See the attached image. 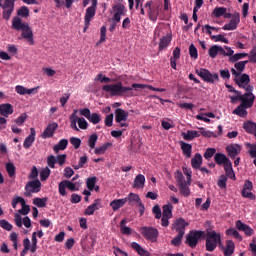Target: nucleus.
<instances>
[{
    "label": "nucleus",
    "instance_id": "4d7b16f0",
    "mask_svg": "<svg viewBox=\"0 0 256 256\" xmlns=\"http://www.w3.org/2000/svg\"><path fill=\"white\" fill-rule=\"evenodd\" d=\"M241 195H242L243 198L249 199L251 201H255L256 200L255 194H253L249 190H242Z\"/></svg>",
    "mask_w": 256,
    "mask_h": 256
},
{
    "label": "nucleus",
    "instance_id": "9b49d317",
    "mask_svg": "<svg viewBox=\"0 0 256 256\" xmlns=\"http://www.w3.org/2000/svg\"><path fill=\"white\" fill-rule=\"evenodd\" d=\"M66 188L69 189L71 192L77 191L75 183L69 180H63L58 185V191L62 197L66 196Z\"/></svg>",
    "mask_w": 256,
    "mask_h": 256
},
{
    "label": "nucleus",
    "instance_id": "dca6fc26",
    "mask_svg": "<svg viewBox=\"0 0 256 256\" xmlns=\"http://www.w3.org/2000/svg\"><path fill=\"white\" fill-rule=\"evenodd\" d=\"M39 86L28 89L22 85H17L16 86V93L18 95H35L38 93Z\"/></svg>",
    "mask_w": 256,
    "mask_h": 256
},
{
    "label": "nucleus",
    "instance_id": "7ed1b4c3",
    "mask_svg": "<svg viewBox=\"0 0 256 256\" xmlns=\"http://www.w3.org/2000/svg\"><path fill=\"white\" fill-rule=\"evenodd\" d=\"M205 248L208 252H213L218 247V244L222 243L221 234L216 233L215 230L206 233Z\"/></svg>",
    "mask_w": 256,
    "mask_h": 256
},
{
    "label": "nucleus",
    "instance_id": "c85d7f7f",
    "mask_svg": "<svg viewBox=\"0 0 256 256\" xmlns=\"http://www.w3.org/2000/svg\"><path fill=\"white\" fill-rule=\"evenodd\" d=\"M201 134L199 131L197 130H188L185 132H182V138H184V140L186 141H192L195 138L200 137Z\"/></svg>",
    "mask_w": 256,
    "mask_h": 256
},
{
    "label": "nucleus",
    "instance_id": "4c0bfd02",
    "mask_svg": "<svg viewBox=\"0 0 256 256\" xmlns=\"http://www.w3.org/2000/svg\"><path fill=\"white\" fill-rule=\"evenodd\" d=\"M235 82L240 88H245V85L250 83V77L247 74H243L239 79H236Z\"/></svg>",
    "mask_w": 256,
    "mask_h": 256
},
{
    "label": "nucleus",
    "instance_id": "a211bd4d",
    "mask_svg": "<svg viewBox=\"0 0 256 256\" xmlns=\"http://www.w3.org/2000/svg\"><path fill=\"white\" fill-rule=\"evenodd\" d=\"M35 139H36V129L34 127H31L29 136H27L23 142V147L25 149H29L35 142Z\"/></svg>",
    "mask_w": 256,
    "mask_h": 256
},
{
    "label": "nucleus",
    "instance_id": "5fc2aeb1",
    "mask_svg": "<svg viewBox=\"0 0 256 256\" xmlns=\"http://www.w3.org/2000/svg\"><path fill=\"white\" fill-rule=\"evenodd\" d=\"M51 170L49 167L44 168L40 172V179L41 181H47V179L50 177Z\"/></svg>",
    "mask_w": 256,
    "mask_h": 256
},
{
    "label": "nucleus",
    "instance_id": "473e14b6",
    "mask_svg": "<svg viewBox=\"0 0 256 256\" xmlns=\"http://www.w3.org/2000/svg\"><path fill=\"white\" fill-rule=\"evenodd\" d=\"M178 185H179L181 195L184 197H189L191 194V191L189 188V185L191 184H189V181L182 182L181 184H178Z\"/></svg>",
    "mask_w": 256,
    "mask_h": 256
},
{
    "label": "nucleus",
    "instance_id": "09e8293b",
    "mask_svg": "<svg viewBox=\"0 0 256 256\" xmlns=\"http://www.w3.org/2000/svg\"><path fill=\"white\" fill-rule=\"evenodd\" d=\"M226 13H227V8H225V7H216V8H214V10H213V15H214L216 18H221V17H223Z\"/></svg>",
    "mask_w": 256,
    "mask_h": 256
},
{
    "label": "nucleus",
    "instance_id": "603ef678",
    "mask_svg": "<svg viewBox=\"0 0 256 256\" xmlns=\"http://www.w3.org/2000/svg\"><path fill=\"white\" fill-rule=\"evenodd\" d=\"M112 144L111 143H106L104 145H102L101 147H98L95 149V154L96 155H103L105 154V152L109 149V147H111Z\"/></svg>",
    "mask_w": 256,
    "mask_h": 256
},
{
    "label": "nucleus",
    "instance_id": "4be33fe9",
    "mask_svg": "<svg viewBox=\"0 0 256 256\" xmlns=\"http://www.w3.org/2000/svg\"><path fill=\"white\" fill-rule=\"evenodd\" d=\"M235 226L239 231L244 232L246 236H252L254 234L253 228H250L247 224H243L241 220H237Z\"/></svg>",
    "mask_w": 256,
    "mask_h": 256
},
{
    "label": "nucleus",
    "instance_id": "ea45409f",
    "mask_svg": "<svg viewBox=\"0 0 256 256\" xmlns=\"http://www.w3.org/2000/svg\"><path fill=\"white\" fill-rule=\"evenodd\" d=\"M47 202H48L47 197H44V198L36 197V198L33 199V205L37 206L38 208L47 207Z\"/></svg>",
    "mask_w": 256,
    "mask_h": 256
},
{
    "label": "nucleus",
    "instance_id": "774afa93",
    "mask_svg": "<svg viewBox=\"0 0 256 256\" xmlns=\"http://www.w3.org/2000/svg\"><path fill=\"white\" fill-rule=\"evenodd\" d=\"M246 64H248V61H240V62L236 63V64L234 65V67H235V69H236L238 72L241 73V72L244 71Z\"/></svg>",
    "mask_w": 256,
    "mask_h": 256
},
{
    "label": "nucleus",
    "instance_id": "c9c22d12",
    "mask_svg": "<svg viewBox=\"0 0 256 256\" xmlns=\"http://www.w3.org/2000/svg\"><path fill=\"white\" fill-rule=\"evenodd\" d=\"M181 149H182V154H184V156H186V158H191L192 156V145L185 143V142H181Z\"/></svg>",
    "mask_w": 256,
    "mask_h": 256
},
{
    "label": "nucleus",
    "instance_id": "13d9d810",
    "mask_svg": "<svg viewBox=\"0 0 256 256\" xmlns=\"http://www.w3.org/2000/svg\"><path fill=\"white\" fill-rule=\"evenodd\" d=\"M6 170L8 172V176L14 177L16 173V167L13 163H7L6 164Z\"/></svg>",
    "mask_w": 256,
    "mask_h": 256
},
{
    "label": "nucleus",
    "instance_id": "6e6552de",
    "mask_svg": "<svg viewBox=\"0 0 256 256\" xmlns=\"http://www.w3.org/2000/svg\"><path fill=\"white\" fill-rule=\"evenodd\" d=\"M112 12H113L112 22L120 23L122 16L126 15V7L122 3L114 4L112 6Z\"/></svg>",
    "mask_w": 256,
    "mask_h": 256
},
{
    "label": "nucleus",
    "instance_id": "72a5a7b5",
    "mask_svg": "<svg viewBox=\"0 0 256 256\" xmlns=\"http://www.w3.org/2000/svg\"><path fill=\"white\" fill-rule=\"evenodd\" d=\"M131 248L135 250L140 256H150V253L147 250L143 249V247H141V245L137 242H132Z\"/></svg>",
    "mask_w": 256,
    "mask_h": 256
},
{
    "label": "nucleus",
    "instance_id": "a18cd8bd",
    "mask_svg": "<svg viewBox=\"0 0 256 256\" xmlns=\"http://www.w3.org/2000/svg\"><path fill=\"white\" fill-rule=\"evenodd\" d=\"M126 202H129V204L136 203L138 205L141 202V198L138 194L130 193L128 198H126Z\"/></svg>",
    "mask_w": 256,
    "mask_h": 256
},
{
    "label": "nucleus",
    "instance_id": "052dcab7",
    "mask_svg": "<svg viewBox=\"0 0 256 256\" xmlns=\"http://www.w3.org/2000/svg\"><path fill=\"white\" fill-rule=\"evenodd\" d=\"M89 122L93 123L94 125H97L101 121V117L98 113H92L90 117L88 118Z\"/></svg>",
    "mask_w": 256,
    "mask_h": 256
},
{
    "label": "nucleus",
    "instance_id": "0e129e2a",
    "mask_svg": "<svg viewBox=\"0 0 256 256\" xmlns=\"http://www.w3.org/2000/svg\"><path fill=\"white\" fill-rule=\"evenodd\" d=\"M97 140H98L97 134H92L91 136H89L88 144L91 149L95 148Z\"/></svg>",
    "mask_w": 256,
    "mask_h": 256
},
{
    "label": "nucleus",
    "instance_id": "0eeeda50",
    "mask_svg": "<svg viewBox=\"0 0 256 256\" xmlns=\"http://www.w3.org/2000/svg\"><path fill=\"white\" fill-rule=\"evenodd\" d=\"M41 187H42V183L39 179L33 180V181H29L26 185H25V196L26 197H31V194H37L41 192Z\"/></svg>",
    "mask_w": 256,
    "mask_h": 256
},
{
    "label": "nucleus",
    "instance_id": "1a4fd4ad",
    "mask_svg": "<svg viewBox=\"0 0 256 256\" xmlns=\"http://www.w3.org/2000/svg\"><path fill=\"white\" fill-rule=\"evenodd\" d=\"M15 1L17 0H5L4 4H0V7L4 9L3 11V19L9 21L14 9H15Z\"/></svg>",
    "mask_w": 256,
    "mask_h": 256
},
{
    "label": "nucleus",
    "instance_id": "f704fd0d",
    "mask_svg": "<svg viewBox=\"0 0 256 256\" xmlns=\"http://www.w3.org/2000/svg\"><path fill=\"white\" fill-rule=\"evenodd\" d=\"M235 252V242L231 240L226 241V248L224 249V256H232Z\"/></svg>",
    "mask_w": 256,
    "mask_h": 256
},
{
    "label": "nucleus",
    "instance_id": "a878e982",
    "mask_svg": "<svg viewBox=\"0 0 256 256\" xmlns=\"http://www.w3.org/2000/svg\"><path fill=\"white\" fill-rule=\"evenodd\" d=\"M226 151L230 158L235 159V157L241 152V147L237 144L229 145L226 147Z\"/></svg>",
    "mask_w": 256,
    "mask_h": 256
},
{
    "label": "nucleus",
    "instance_id": "20e7f679",
    "mask_svg": "<svg viewBox=\"0 0 256 256\" xmlns=\"http://www.w3.org/2000/svg\"><path fill=\"white\" fill-rule=\"evenodd\" d=\"M139 231L146 240L152 243L157 242L159 236V230L157 228H153V226H142Z\"/></svg>",
    "mask_w": 256,
    "mask_h": 256
},
{
    "label": "nucleus",
    "instance_id": "6ab92c4d",
    "mask_svg": "<svg viewBox=\"0 0 256 256\" xmlns=\"http://www.w3.org/2000/svg\"><path fill=\"white\" fill-rule=\"evenodd\" d=\"M100 208H102L101 199H96L92 205L85 209L84 214L86 216H92L94 215V212L98 211Z\"/></svg>",
    "mask_w": 256,
    "mask_h": 256
},
{
    "label": "nucleus",
    "instance_id": "3c124183",
    "mask_svg": "<svg viewBox=\"0 0 256 256\" xmlns=\"http://www.w3.org/2000/svg\"><path fill=\"white\" fill-rule=\"evenodd\" d=\"M172 210H173V205L172 204L164 205L162 216L172 218L173 217Z\"/></svg>",
    "mask_w": 256,
    "mask_h": 256
},
{
    "label": "nucleus",
    "instance_id": "5701e85b",
    "mask_svg": "<svg viewBox=\"0 0 256 256\" xmlns=\"http://www.w3.org/2000/svg\"><path fill=\"white\" fill-rule=\"evenodd\" d=\"M14 108L10 103H4L0 105V114L3 117L8 118L10 115H13Z\"/></svg>",
    "mask_w": 256,
    "mask_h": 256
},
{
    "label": "nucleus",
    "instance_id": "cd10ccee",
    "mask_svg": "<svg viewBox=\"0 0 256 256\" xmlns=\"http://www.w3.org/2000/svg\"><path fill=\"white\" fill-rule=\"evenodd\" d=\"M181 56V48L178 46L173 51V57L170 59V65L173 69H177V60L180 59Z\"/></svg>",
    "mask_w": 256,
    "mask_h": 256
},
{
    "label": "nucleus",
    "instance_id": "de8ad7c7",
    "mask_svg": "<svg viewBox=\"0 0 256 256\" xmlns=\"http://www.w3.org/2000/svg\"><path fill=\"white\" fill-rule=\"evenodd\" d=\"M31 250V242L29 238H25L23 240V250L21 251L20 255H26Z\"/></svg>",
    "mask_w": 256,
    "mask_h": 256
},
{
    "label": "nucleus",
    "instance_id": "2f4dec72",
    "mask_svg": "<svg viewBox=\"0 0 256 256\" xmlns=\"http://www.w3.org/2000/svg\"><path fill=\"white\" fill-rule=\"evenodd\" d=\"M203 157L200 153H197L194 155V157L191 159V166L194 169H199L202 165Z\"/></svg>",
    "mask_w": 256,
    "mask_h": 256
},
{
    "label": "nucleus",
    "instance_id": "412c9836",
    "mask_svg": "<svg viewBox=\"0 0 256 256\" xmlns=\"http://www.w3.org/2000/svg\"><path fill=\"white\" fill-rule=\"evenodd\" d=\"M218 54H226V50L223 48V46H211L208 50V55L210 58L215 59Z\"/></svg>",
    "mask_w": 256,
    "mask_h": 256
},
{
    "label": "nucleus",
    "instance_id": "49530a36",
    "mask_svg": "<svg viewBox=\"0 0 256 256\" xmlns=\"http://www.w3.org/2000/svg\"><path fill=\"white\" fill-rule=\"evenodd\" d=\"M233 93L236 94V96H232L231 97V102L235 103L237 101H240L241 103L245 102L246 99L244 98V96L241 94V92L237 91V90H231Z\"/></svg>",
    "mask_w": 256,
    "mask_h": 256
},
{
    "label": "nucleus",
    "instance_id": "e2e57ef3",
    "mask_svg": "<svg viewBox=\"0 0 256 256\" xmlns=\"http://www.w3.org/2000/svg\"><path fill=\"white\" fill-rule=\"evenodd\" d=\"M97 183V178L96 177H90L87 179V187L88 190L93 191L95 189V185Z\"/></svg>",
    "mask_w": 256,
    "mask_h": 256
},
{
    "label": "nucleus",
    "instance_id": "c03bdc74",
    "mask_svg": "<svg viewBox=\"0 0 256 256\" xmlns=\"http://www.w3.org/2000/svg\"><path fill=\"white\" fill-rule=\"evenodd\" d=\"M31 242L32 244L30 246V252L35 253L38 248L37 232L32 233Z\"/></svg>",
    "mask_w": 256,
    "mask_h": 256
},
{
    "label": "nucleus",
    "instance_id": "864d4df0",
    "mask_svg": "<svg viewBox=\"0 0 256 256\" xmlns=\"http://www.w3.org/2000/svg\"><path fill=\"white\" fill-rule=\"evenodd\" d=\"M247 56H248V54H247L246 52H240V53L235 54L234 56L230 57V58H229V61H230L231 63H235V62H237L238 60H241V59H243V58H245V57H247Z\"/></svg>",
    "mask_w": 256,
    "mask_h": 256
},
{
    "label": "nucleus",
    "instance_id": "c756f323",
    "mask_svg": "<svg viewBox=\"0 0 256 256\" xmlns=\"http://www.w3.org/2000/svg\"><path fill=\"white\" fill-rule=\"evenodd\" d=\"M127 203V198L115 199L110 202V207L114 212L118 211L119 208H122Z\"/></svg>",
    "mask_w": 256,
    "mask_h": 256
},
{
    "label": "nucleus",
    "instance_id": "b1692460",
    "mask_svg": "<svg viewBox=\"0 0 256 256\" xmlns=\"http://www.w3.org/2000/svg\"><path fill=\"white\" fill-rule=\"evenodd\" d=\"M214 161L218 165H223L224 167L231 163V160L223 153H216L214 156Z\"/></svg>",
    "mask_w": 256,
    "mask_h": 256
},
{
    "label": "nucleus",
    "instance_id": "58836bf2",
    "mask_svg": "<svg viewBox=\"0 0 256 256\" xmlns=\"http://www.w3.org/2000/svg\"><path fill=\"white\" fill-rule=\"evenodd\" d=\"M68 145V140L66 138H63L62 140L59 141L57 145L53 147V151L55 153H59V151H63L67 148Z\"/></svg>",
    "mask_w": 256,
    "mask_h": 256
},
{
    "label": "nucleus",
    "instance_id": "f3484780",
    "mask_svg": "<svg viewBox=\"0 0 256 256\" xmlns=\"http://www.w3.org/2000/svg\"><path fill=\"white\" fill-rule=\"evenodd\" d=\"M128 117H129V112H127L126 110H124L122 108H117L115 110V122L116 123L126 122L128 120Z\"/></svg>",
    "mask_w": 256,
    "mask_h": 256
},
{
    "label": "nucleus",
    "instance_id": "f257e3e1",
    "mask_svg": "<svg viewBox=\"0 0 256 256\" xmlns=\"http://www.w3.org/2000/svg\"><path fill=\"white\" fill-rule=\"evenodd\" d=\"M146 84H138L133 83L131 87L123 86L122 82H118L116 84H107L102 86V91H105V93H110L112 97H123V95H126L127 97H135L134 91H140V89H145Z\"/></svg>",
    "mask_w": 256,
    "mask_h": 256
},
{
    "label": "nucleus",
    "instance_id": "8fccbe9b",
    "mask_svg": "<svg viewBox=\"0 0 256 256\" xmlns=\"http://www.w3.org/2000/svg\"><path fill=\"white\" fill-rule=\"evenodd\" d=\"M31 211V208L29 205L26 204L25 199H23V203H21V209L18 210V213L21 215H28Z\"/></svg>",
    "mask_w": 256,
    "mask_h": 256
},
{
    "label": "nucleus",
    "instance_id": "37998d69",
    "mask_svg": "<svg viewBox=\"0 0 256 256\" xmlns=\"http://www.w3.org/2000/svg\"><path fill=\"white\" fill-rule=\"evenodd\" d=\"M224 170L226 173V177H229L231 179H235V172L233 171V163L230 162L229 164H226L224 166Z\"/></svg>",
    "mask_w": 256,
    "mask_h": 256
},
{
    "label": "nucleus",
    "instance_id": "f8f14e48",
    "mask_svg": "<svg viewBox=\"0 0 256 256\" xmlns=\"http://www.w3.org/2000/svg\"><path fill=\"white\" fill-rule=\"evenodd\" d=\"M240 23V14L238 12L234 13L230 22L226 23L222 29L224 31H234L237 29L238 24Z\"/></svg>",
    "mask_w": 256,
    "mask_h": 256
},
{
    "label": "nucleus",
    "instance_id": "423d86ee",
    "mask_svg": "<svg viewBox=\"0 0 256 256\" xmlns=\"http://www.w3.org/2000/svg\"><path fill=\"white\" fill-rule=\"evenodd\" d=\"M195 73L205 82L207 83H215L216 81L220 80V77L217 73L212 74L207 69H196Z\"/></svg>",
    "mask_w": 256,
    "mask_h": 256
},
{
    "label": "nucleus",
    "instance_id": "6e6d98bb",
    "mask_svg": "<svg viewBox=\"0 0 256 256\" xmlns=\"http://www.w3.org/2000/svg\"><path fill=\"white\" fill-rule=\"evenodd\" d=\"M218 187L220 189H227V177L226 175H221L217 182Z\"/></svg>",
    "mask_w": 256,
    "mask_h": 256
},
{
    "label": "nucleus",
    "instance_id": "79ce46f5",
    "mask_svg": "<svg viewBox=\"0 0 256 256\" xmlns=\"http://www.w3.org/2000/svg\"><path fill=\"white\" fill-rule=\"evenodd\" d=\"M30 16V10L26 6H22L17 10V18H28Z\"/></svg>",
    "mask_w": 256,
    "mask_h": 256
},
{
    "label": "nucleus",
    "instance_id": "7c9ffc66",
    "mask_svg": "<svg viewBox=\"0 0 256 256\" xmlns=\"http://www.w3.org/2000/svg\"><path fill=\"white\" fill-rule=\"evenodd\" d=\"M243 128L248 134L254 135L256 137V123L252 121L245 122Z\"/></svg>",
    "mask_w": 256,
    "mask_h": 256
},
{
    "label": "nucleus",
    "instance_id": "e433bc0d",
    "mask_svg": "<svg viewBox=\"0 0 256 256\" xmlns=\"http://www.w3.org/2000/svg\"><path fill=\"white\" fill-rule=\"evenodd\" d=\"M171 40H172V36L171 35L163 36L160 39V42H159V50L162 51L165 48H167L170 45Z\"/></svg>",
    "mask_w": 256,
    "mask_h": 256
},
{
    "label": "nucleus",
    "instance_id": "338daca9",
    "mask_svg": "<svg viewBox=\"0 0 256 256\" xmlns=\"http://www.w3.org/2000/svg\"><path fill=\"white\" fill-rule=\"evenodd\" d=\"M77 121L80 129L86 130L88 128V122L85 120L84 117H79Z\"/></svg>",
    "mask_w": 256,
    "mask_h": 256
},
{
    "label": "nucleus",
    "instance_id": "bb28decb",
    "mask_svg": "<svg viewBox=\"0 0 256 256\" xmlns=\"http://www.w3.org/2000/svg\"><path fill=\"white\" fill-rule=\"evenodd\" d=\"M243 88H244L245 91H246V93L242 94L243 97L245 98V100H246L247 102L251 101L252 104H254L255 96H254V94L252 93L254 87L247 84V85H245V87H243Z\"/></svg>",
    "mask_w": 256,
    "mask_h": 256
},
{
    "label": "nucleus",
    "instance_id": "ddd939ff",
    "mask_svg": "<svg viewBox=\"0 0 256 256\" xmlns=\"http://www.w3.org/2000/svg\"><path fill=\"white\" fill-rule=\"evenodd\" d=\"M59 128V124L57 122H52L47 125V127L44 129L41 137L44 139L52 138L53 135H55V130Z\"/></svg>",
    "mask_w": 256,
    "mask_h": 256
},
{
    "label": "nucleus",
    "instance_id": "2eb2a0df",
    "mask_svg": "<svg viewBox=\"0 0 256 256\" xmlns=\"http://www.w3.org/2000/svg\"><path fill=\"white\" fill-rule=\"evenodd\" d=\"M187 226H189L188 222L184 218L180 217L176 219L174 225L172 226V229H175L178 234L182 233V235H185V228Z\"/></svg>",
    "mask_w": 256,
    "mask_h": 256
},
{
    "label": "nucleus",
    "instance_id": "a19ab883",
    "mask_svg": "<svg viewBox=\"0 0 256 256\" xmlns=\"http://www.w3.org/2000/svg\"><path fill=\"white\" fill-rule=\"evenodd\" d=\"M127 223L126 219H122L120 221V231L123 235H132V228H129V226H125Z\"/></svg>",
    "mask_w": 256,
    "mask_h": 256
},
{
    "label": "nucleus",
    "instance_id": "69168bd1",
    "mask_svg": "<svg viewBox=\"0 0 256 256\" xmlns=\"http://www.w3.org/2000/svg\"><path fill=\"white\" fill-rule=\"evenodd\" d=\"M217 150L215 148H208L204 153V158L210 160L215 154Z\"/></svg>",
    "mask_w": 256,
    "mask_h": 256
},
{
    "label": "nucleus",
    "instance_id": "680f3d73",
    "mask_svg": "<svg viewBox=\"0 0 256 256\" xmlns=\"http://www.w3.org/2000/svg\"><path fill=\"white\" fill-rule=\"evenodd\" d=\"M0 227L3 228L6 231H11L13 229L12 224H10V222L7 221L6 219H1L0 220Z\"/></svg>",
    "mask_w": 256,
    "mask_h": 256
},
{
    "label": "nucleus",
    "instance_id": "aec40b11",
    "mask_svg": "<svg viewBox=\"0 0 256 256\" xmlns=\"http://www.w3.org/2000/svg\"><path fill=\"white\" fill-rule=\"evenodd\" d=\"M152 5H153V2H152V1H147L146 4L144 5V7H145L146 9H148L147 12H148L149 20H150L151 22H156L157 19H158V13H156V11H155V9L152 7Z\"/></svg>",
    "mask_w": 256,
    "mask_h": 256
},
{
    "label": "nucleus",
    "instance_id": "393cba45",
    "mask_svg": "<svg viewBox=\"0 0 256 256\" xmlns=\"http://www.w3.org/2000/svg\"><path fill=\"white\" fill-rule=\"evenodd\" d=\"M133 189H143L145 187V175L143 174H138L132 185Z\"/></svg>",
    "mask_w": 256,
    "mask_h": 256
},
{
    "label": "nucleus",
    "instance_id": "bf43d9fd",
    "mask_svg": "<svg viewBox=\"0 0 256 256\" xmlns=\"http://www.w3.org/2000/svg\"><path fill=\"white\" fill-rule=\"evenodd\" d=\"M183 236V232L178 233V235L171 241V244L175 247H179L182 243Z\"/></svg>",
    "mask_w": 256,
    "mask_h": 256
},
{
    "label": "nucleus",
    "instance_id": "9d476101",
    "mask_svg": "<svg viewBox=\"0 0 256 256\" xmlns=\"http://www.w3.org/2000/svg\"><path fill=\"white\" fill-rule=\"evenodd\" d=\"M254 103L252 101H243L241 104L233 110V114L241 118H245L248 114L246 109L252 108Z\"/></svg>",
    "mask_w": 256,
    "mask_h": 256
},
{
    "label": "nucleus",
    "instance_id": "4468645a",
    "mask_svg": "<svg viewBox=\"0 0 256 256\" xmlns=\"http://www.w3.org/2000/svg\"><path fill=\"white\" fill-rule=\"evenodd\" d=\"M96 11L97 10L95 8L88 7L86 9V14H85V19H84V25H85L84 26V33L89 29L90 23L96 15Z\"/></svg>",
    "mask_w": 256,
    "mask_h": 256
},
{
    "label": "nucleus",
    "instance_id": "f03ea898",
    "mask_svg": "<svg viewBox=\"0 0 256 256\" xmlns=\"http://www.w3.org/2000/svg\"><path fill=\"white\" fill-rule=\"evenodd\" d=\"M12 30L20 32V38L27 41L29 45H34V32L32 27L29 25V23H25L22 21L20 17H14L12 18Z\"/></svg>",
    "mask_w": 256,
    "mask_h": 256
},
{
    "label": "nucleus",
    "instance_id": "39448f33",
    "mask_svg": "<svg viewBox=\"0 0 256 256\" xmlns=\"http://www.w3.org/2000/svg\"><path fill=\"white\" fill-rule=\"evenodd\" d=\"M204 234L205 233L202 230H190V233L186 235V244L191 248H195Z\"/></svg>",
    "mask_w": 256,
    "mask_h": 256
}]
</instances>
